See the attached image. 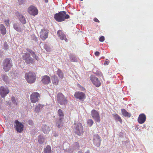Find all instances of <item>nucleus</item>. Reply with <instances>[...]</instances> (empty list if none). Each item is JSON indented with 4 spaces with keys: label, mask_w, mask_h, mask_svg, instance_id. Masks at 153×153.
I'll return each instance as SVG.
<instances>
[{
    "label": "nucleus",
    "mask_w": 153,
    "mask_h": 153,
    "mask_svg": "<svg viewBox=\"0 0 153 153\" xmlns=\"http://www.w3.org/2000/svg\"><path fill=\"white\" fill-rule=\"evenodd\" d=\"M85 153H90V151L89 150H88Z\"/></svg>",
    "instance_id": "obj_49"
},
{
    "label": "nucleus",
    "mask_w": 153,
    "mask_h": 153,
    "mask_svg": "<svg viewBox=\"0 0 153 153\" xmlns=\"http://www.w3.org/2000/svg\"><path fill=\"white\" fill-rule=\"evenodd\" d=\"M74 131L77 135L80 136L82 134L83 129L82 124L80 123H75Z\"/></svg>",
    "instance_id": "obj_5"
},
{
    "label": "nucleus",
    "mask_w": 153,
    "mask_h": 153,
    "mask_svg": "<svg viewBox=\"0 0 153 153\" xmlns=\"http://www.w3.org/2000/svg\"><path fill=\"white\" fill-rule=\"evenodd\" d=\"M73 149L74 150L78 149L79 148V144L77 142H75L73 144Z\"/></svg>",
    "instance_id": "obj_35"
},
{
    "label": "nucleus",
    "mask_w": 153,
    "mask_h": 153,
    "mask_svg": "<svg viewBox=\"0 0 153 153\" xmlns=\"http://www.w3.org/2000/svg\"><path fill=\"white\" fill-rule=\"evenodd\" d=\"M0 30L2 34L4 35L6 33V30L5 27L3 25H0Z\"/></svg>",
    "instance_id": "obj_29"
},
{
    "label": "nucleus",
    "mask_w": 153,
    "mask_h": 153,
    "mask_svg": "<svg viewBox=\"0 0 153 153\" xmlns=\"http://www.w3.org/2000/svg\"><path fill=\"white\" fill-rule=\"evenodd\" d=\"M2 78L4 81L6 82H7L8 77L7 76L4 75L2 76Z\"/></svg>",
    "instance_id": "obj_37"
},
{
    "label": "nucleus",
    "mask_w": 153,
    "mask_h": 153,
    "mask_svg": "<svg viewBox=\"0 0 153 153\" xmlns=\"http://www.w3.org/2000/svg\"><path fill=\"white\" fill-rule=\"evenodd\" d=\"M69 58L70 60L72 62H77V58L74 55L70 54L69 55Z\"/></svg>",
    "instance_id": "obj_25"
},
{
    "label": "nucleus",
    "mask_w": 153,
    "mask_h": 153,
    "mask_svg": "<svg viewBox=\"0 0 153 153\" xmlns=\"http://www.w3.org/2000/svg\"><path fill=\"white\" fill-rule=\"evenodd\" d=\"M27 50L28 52H29L30 53L33 58H34L36 60H38V57L36 56L35 53L34 51L29 48L27 49Z\"/></svg>",
    "instance_id": "obj_22"
},
{
    "label": "nucleus",
    "mask_w": 153,
    "mask_h": 153,
    "mask_svg": "<svg viewBox=\"0 0 153 153\" xmlns=\"http://www.w3.org/2000/svg\"><path fill=\"white\" fill-rule=\"evenodd\" d=\"M104 58V57H101V58Z\"/></svg>",
    "instance_id": "obj_53"
},
{
    "label": "nucleus",
    "mask_w": 153,
    "mask_h": 153,
    "mask_svg": "<svg viewBox=\"0 0 153 153\" xmlns=\"http://www.w3.org/2000/svg\"><path fill=\"white\" fill-rule=\"evenodd\" d=\"M41 81L44 84H47L51 82V79L50 77L48 76L45 75L42 77Z\"/></svg>",
    "instance_id": "obj_18"
},
{
    "label": "nucleus",
    "mask_w": 153,
    "mask_h": 153,
    "mask_svg": "<svg viewBox=\"0 0 153 153\" xmlns=\"http://www.w3.org/2000/svg\"><path fill=\"white\" fill-rule=\"evenodd\" d=\"M3 69L5 72H8L10 70L13 66V63L10 58H6L4 59L2 62Z\"/></svg>",
    "instance_id": "obj_2"
},
{
    "label": "nucleus",
    "mask_w": 153,
    "mask_h": 153,
    "mask_svg": "<svg viewBox=\"0 0 153 153\" xmlns=\"http://www.w3.org/2000/svg\"><path fill=\"white\" fill-rule=\"evenodd\" d=\"M22 58L28 64L33 62V59L30 57V54L28 53H23L22 56Z\"/></svg>",
    "instance_id": "obj_7"
},
{
    "label": "nucleus",
    "mask_w": 153,
    "mask_h": 153,
    "mask_svg": "<svg viewBox=\"0 0 153 153\" xmlns=\"http://www.w3.org/2000/svg\"><path fill=\"white\" fill-rule=\"evenodd\" d=\"M34 40L36 41H37V38L36 37H35Z\"/></svg>",
    "instance_id": "obj_50"
},
{
    "label": "nucleus",
    "mask_w": 153,
    "mask_h": 153,
    "mask_svg": "<svg viewBox=\"0 0 153 153\" xmlns=\"http://www.w3.org/2000/svg\"><path fill=\"white\" fill-rule=\"evenodd\" d=\"M15 124L14 127L18 132L21 133L23 130L24 125L23 124L17 120L15 121Z\"/></svg>",
    "instance_id": "obj_6"
},
{
    "label": "nucleus",
    "mask_w": 153,
    "mask_h": 153,
    "mask_svg": "<svg viewBox=\"0 0 153 153\" xmlns=\"http://www.w3.org/2000/svg\"><path fill=\"white\" fill-rule=\"evenodd\" d=\"M70 18L69 15L66 14L65 11H61L55 14L54 18L57 22H62L65 21V19H68Z\"/></svg>",
    "instance_id": "obj_1"
},
{
    "label": "nucleus",
    "mask_w": 153,
    "mask_h": 153,
    "mask_svg": "<svg viewBox=\"0 0 153 153\" xmlns=\"http://www.w3.org/2000/svg\"><path fill=\"white\" fill-rule=\"evenodd\" d=\"M113 115H114V119L117 121H119L120 122H121L122 120L121 118L118 114H113Z\"/></svg>",
    "instance_id": "obj_33"
},
{
    "label": "nucleus",
    "mask_w": 153,
    "mask_h": 153,
    "mask_svg": "<svg viewBox=\"0 0 153 153\" xmlns=\"http://www.w3.org/2000/svg\"><path fill=\"white\" fill-rule=\"evenodd\" d=\"M53 136H54L55 137H56L58 136V134L56 132H54L53 133Z\"/></svg>",
    "instance_id": "obj_46"
},
{
    "label": "nucleus",
    "mask_w": 153,
    "mask_h": 153,
    "mask_svg": "<svg viewBox=\"0 0 153 153\" xmlns=\"http://www.w3.org/2000/svg\"><path fill=\"white\" fill-rule=\"evenodd\" d=\"M44 48L46 51L47 52H50L51 51V48L50 47L49 45L47 44H45L43 45Z\"/></svg>",
    "instance_id": "obj_30"
},
{
    "label": "nucleus",
    "mask_w": 153,
    "mask_h": 153,
    "mask_svg": "<svg viewBox=\"0 0 153 153\" xmlns=\"http://www.w3.org/2000/svg\"><path fill=\"white\" fill-rule=\"evenodd\" d=\"M11 100L12 102L15 105H17V103L14 97H11Z\"/></svg>",
    "instance_id": "obj_39"
},
{
    "label": "nucleus",
    "mask_w": 153,
    "mask_h": 153,
    "mask_svg": "<svg viewBox=\"0 0 153 153\" xmlns=\"http://www.w3.org/2000/svg\"><path fill=\"white\" fill-rule=\"evenodd\" d=\"M13 28L18 32H20L21 31V28L19 24L18 23H15L13 24Z\"/></svg>",
    "instance_id": "obj_24"
},
{
    "label": "nucleus",
    "mask_w": 153,
    "mask_h": 153,
    "mask_svg": "<svg viewBox=\"0 0 153 153\" xmlns=\"http://www.w3.org/2000/svg\"><path fill=\"white\" fill-rule=\"evenodd\" d=\"M101 140L100 136L97 134L94 135L93 137L94 144L97 147H99L100 144Z\"/></svg>",
    "instance_id": "obj_13"
},
{
    "label": "nucleus",
    "mask_w": 153,
    "mask_h": 153,
    "mask_svg": "<svg viewBox=\"0 0 153 153\" xmlns=\"http://www.w3.org/2000/svg\"><path fill=\"white\" fill-rule=\"evenodd\" d=\"M82 91H84L85 90V89L84 88L82 87Z\"/></svg>",
    "instance_id": "obj_51"
},
{
    "label": "nucleus",
    "mask_w": 153,
    "mask_h": 153,
    "mask_svg": "<svg viewBox=\"0 0 153 153\" xmlns=\"http://www.w3.org/2000/svg\"><path fill=\"white\" fill-rule=\"evenodd\" d=\"M105 38L104 36H101L100 38H99V41L101 42H103Z\"/></svg>",
    "instance_id": "obj_41"
},
{
    "label": "nucleus",
    "mask_w": 153,
    "mask_h": 153,
    "mask_svg": "<svg viewBox=\"0 0 153 153\" xmlns=\"http://www.w3.org/2000/svg\"><path fill=\"white\" fill-rule=\"evenodd\" d=\"M77 153H82V152L81 151H79Z\"/></svg>",
    "instance_id": "obj_52"
},
{
    "label": "nucleus",
    "mask_w": 153,
    "mask_h": 153,
    "mask_svg": "<svg viewBox=\"0 0 153 153\" xmlns=\"http://www.w3.org/2000/svg\"><path fill=\"white\" fill-rule=\"evenodd\" d=\"M48 31L46 29H42L40 32V37L43 40H45L48 37Z\"/></svg>",
    "instance_id": "obj_15"
},
{
    "label": "nucleus",
    "mask_w": 153,
    "mask_h": 153,
    "mask_svg": "<svg viewBox=\"0 0 153 153\" xmlns=\"http://www.w3.org/2000/svg\"><path fill=\"white\" fill-rule=\"evenodd\" d=\"M97 74L98 75H100V76L101 75L102 76V74H101V73L100 72H99V71H98V72H97Z\"/></svg>",
    "instance_id": "obj_47"
},
{
    "label": "nucleus",
    "mask_w": 153,
    "mask_h": 153,
    "mask_svg": "<svg viewBox=\"0 0 153 153\" xmlns=\"http://www.w3.org/2000/svg\"><path fill=\"white\" fill-rule=\"evenodd\" d=\"M44 153H52V150L51 146L47 145L44 149Z\"/></svg>",
    "instance_id": "obj_23"
},
{
    "label": "nucleus",
    "mask_w": 153,
    "mask_h": 153,
    "mask_svg": "<svg viewBox=\"0 0 153 153\" xmlns=\"http://www.w3.org/2000/svg\"><path fill=\"white\" fill-rule=\"evenodd\" d=\"M74 96L76 99H78L81 101H83L85 98V94L81 91H76L75 92L74 94Z\"/></svg>",
    "instance_id": "obj_8"
},
{
    "label": "nucleus",
    "mask_w": 153,
    "mask_h": 153,
    "mask_svg": "<svg viewBox=\"0 0 153 153\" xmlns=\"http://www.w3.org/2000/svg\"><path fill=\"white\" fill-rule=\"evenodd\" d=\"M146 119V116L144 114H142L139 115L138 118V121L140 124H142L145 122Z\"/></svg>",
    "instance_id": "obj_17"
},
{
    "label": "nucleus",
    "mask_w": 153,
    "mask_h": 153,
    "mask_svg": "<svg viewBox=\"0 0 153 153\" xmlns=\"http://www.w3.org/2000/svg\"><path fill=\"white\" fill-rule=\"evenodd\" d=\"M51 128L47 126L43 125L42 127V131L45 134H47L50 131Z\"/></svg>",
    "instance_id": "obj_20"
},
{
    "label": "nucleus",
    "mask_w": 153,
    "mask_h": 153,
    "mask_svg": "<svg viewBox=\"0 0 153 153\" xmlns=\"http://www.w3.org/2000/svg\"><path fill=\"white\" fill-rule=\"evenodd\" d=\"M18 17L20 22L23 24H25L26 23V21L24 16L20 13H18Z\"/></svg>",
    "instance_id": "obj_19"
},
{
    "label": "nucleus",
    "mask_w": 153,
    "mask_h": 153,
    "mask_svg": "<svg viewBox=\"0 0 153 153\" xmlns=\"http://www.w3.org/2000/svg\"><path fill=\"white\" fill-rule=\"evenodd\" d=\"M88 125L90 126H91L93 125L94 122L91 119H89L87 122Z\"/></svg>",
    "instance_id": "obj_36"
},
{
    "label": "nucleus",
    "mask_w": 153,
    "mask_h": 153,
    "mask_svg": "<svg viewBox=\"0 0 153 153\" xmlns=\"http://www.w3.org/2000/svg\"><path fill=\"white\" fill-rule=\"evenodd\" d=\"M39 94L37 92L33 93L30 96V99L31 102L33 103H35L39 100Z\"/></svg>",
    "instance_id": "obj_11"
},
{
    "label": "nucleus",
    "mask_w": 153,
    "mask_h": 153,
    "mask_svg": "<svg viewBox=\"0 0 153 153\" xmlns=\"http://www.w3.org/2000/svg\"><path fill=\"white\" fill-rule=\"evenodd\" d=\"M51 80L53 84L55 85L58 84L59 82V80L58 77L56 75H54L52 76Z\"/></svg>",
    "instance_id": "obj_21"
},
{
    "label": "nucleus",
    "mask_w": 153,
    "mask_h": 153,
    "mask_svg": "<svg viewBox=\"0 0 153 153\" xmlns=\"http://www.w3.org/2000/svg\"><path fill=\"white\" fill-rule=\"evenodd\" d=\"M9 19H7V20H5L4 21V22L5 23V24L7 26H8L9 25Z\"/></svg>",
    "instance_id": "obj_40"
},
{
    "label": "nucleus",
    "mask_w": 153,
    "mask_h": 153,
    "mask_svg": "<svg viewBox=\"0 0 153 153\" xmlns=\"http://www.w3.org/2000/svg\"><path fill=\"white\" fill-rule=\"evenodd\" d=\"M9 92L8 88L6 87L1 86L0 88V93L2 97H4Z\"/></svg>",
    "instance_id": "obj_14"
},
{
    "label": "nucleus",
    "mask_w": 153,
    "mask_h": 153,
    "mask_svg": "<svg viewBox=\"0 0 153 153\" xmlns=\"http://www.w3.org/2000/svg\"><path fill=\"white\" fill-rule=\"evenodd\" d=\"M90 80L97 87H99L101 85V83L98 79L94 75H91L90 76Z\"/></svg>",
    "instance_id": "obj_12"
},
{
    "label": "nucleus",
    "mask_w": 153,
    "mask_h": 153,
    "mask_svg": "<svg viewBox=\"0 0 153 153\" xmlns=\"http://www.w3.org/2000/svg\"><path fill=\"white\" fill-rule=\"evenodd\" d=\"M28 12L29 14L33 16L37 15L38 12L37 9L33 5L30 6L28 7Z\"/></svg>",
    "instance_id": "obj_10"
},
{
    "label": "nucleus",
    "mask_w": 153,
    "mask_h": 153,
    "mask_svg": "<svg viewBox=\"0 0 153 153\" xmlns=\"http://www.w3.org/2000/svg\"><path fill=\"white\" fill-rule=\"evenodd\" d=\"M109 63V62H108V61H105L104 62V65H108Z\"/></svg>",
    "instance_id": "obj_48"
},
{
    "label": "nucleus",
    "mask_w": 153,
    "mask_h": 153,
    "mask_svg": "<svg viewBox=\"0 0 153 153\" xmlns=\"http://www.w3.org/2000/svg\"><path fill=\"white\" fill-rule=\"evenodd\" d=\"M4 48L6 50H7L8 49V45L7 43V42H5L4 44Z\"/></svg>",
    "instance_id": "obj_38"
},
{
    "label": "nucleus",
    "mask_w": 153,
    "mask_h": 153,
    "mask_svg": "<svg viewBox=\"0 0 153 153\" xmlns=\"http://www.w3.org/2000/svg\"><path fill=\"white\" fill-rule=\"evenodd\" d=\"M56 125L57 127L60 128L63 126L62 120H60V119L56 120Z\"/></svg>",
    "instance_id": "obj_26"
},
{
    "label": "nucleus",
    "mask_w": 153,
    "mask_h": 153,
    "mask_svg": "<svg viewBox=\"0 0 153 153\" xmlns=\"http://www.w3.org/2000/svg\"><path fill=\"white\" fill-rule=\"evenodd\" d=\"M57 33L60 39L62 40L64 39L66 42H68V39L66 38L65 34H64L62 30H59L57 31Z\"/></svg>",
    "instance_id": "obj_16"
},
{
    "label": "nucleus",
    "mask_w": 153,
    "mask_h": 153,
    "mask_svg": "<svg viewBox=\"0 0 153 153\" xmlns=\"http://www.w3.org/2000/svg\"><path fill=\"white\" fill-rule=\"evenodd\" d=\"M57 101L61 105H65L68 102V100L66 99V97L61 93H58L56 96Z\"/></svg>",
    "instance_id": "obj_3"
},
{
    "label": "nucleus",
    "mask_w": 153,
    "mask_h": 153,
    "mask_svg": "<svg viewBox=\"0 0 153 153\" xmlns=\"http://www.w3.org/2000/svg\"><path fill=\"white\" fill-rule=\"evenodd\" d=\"M38 140L39 143L42 144L44 141V138L43 136L39 135L38 136Z\"/></svg>",
    "instance_id": "obj_31"
},
{
    "label": "nucleus",
    "mask_w": 153,
    "mask_h": 153,
    "mask_svg": "<svg viewBox=\"0 0 153 153\" xmlns=\"http://www.w3.org/2000/svg\"><path fill=\"white\" fill-rule=\"evenodd\" d=\"M25 77L27 82L29 83H34L36 79L35 74L32 72L26 73Z\"/></svg>",
    "instance_id": "obj_4"
},
{
    "label": "nucleus",
    "mask_w": 153,
    "mask_h": 153,
    "mask_svg": "<svg viewBox=\"0 0 153 153\" xmlns=\"http://www.w3.org/2000/svg\"><path fill=\"white\" fill-rule=\"evenodd\" d=\"M121 111L123 115L125 116L128 117H130L131 116V114L130 113L127 112L125 109H121Z\"/></svg>",
    "instance_id": "obj_27"
},
{
    "label": "nucleus",
    "mask_w": 153,
    "mask_h": 153,
    "mask_svg": "<svg viewBox=\"0 0 153 153\" xmlns=\"http://www.w3.org/2000/svg\"><path fill=\"white\" fill-rule=\"evenodd\" d=\"M57 74L58 75V76L61 78H63V73L60 70L58 69V70Z\"/></svg>",
    "instance_id": "obj_34"
},
{
    "label": "nucleus",
    "mask_w": 153,
    "mask_h": 153,
    "mask_svg": "<svg viewBox=\"0 0 153 153\" xmlns=\"http://www.w3.org/2000/svg\"><path fill=\"white\" fill-rule=\"evenodd\" d=\"M94 20L96 22H100L96 18H95L94 19Z\"/></svg>",
    "instance_id": "obj_45"
},
{
    "label": "nucleus",
    "mask_w": 153,
    "mask_h": 153,
    "mask_svg": "<svg viewBox=\"0 0 153 153\" xmlns=\"http://www.w3.org/2000/svg\"><path fill=\"white\" fill-rule=\"evenodd\" d=\"M18 2L19 3V4L20 5H21L22 4L23 2H24V0H18Z\"/></svg>",
    "instance_id": "obj_42"
},
{
    "label": "nucleus",
    "mask_w": 153,
    "mask_h": 153,
    "mask_svg": "<svg viewBox=\"0 0 153 153\" xmlns=\"http://www.w3.org/2000/svg\"><path fill=\"white\" fill-rule=\"evenodd\" d=\"M28 123L30 125H32L33 124V121L32 120H29L28 121Z\"/></svg>",
    "instance_id": "obj_43"
},
{
    "label": "nucleus",
    "mask_w": 153,
    "mask_h": 153,
    "mask_svg": "<svg viewBox=\"0 0 153 153\" xmlns=\"http://www.w3.org/2000/svg\"><path fill=\"white\" fill-rule=\"evenodd\" d=\"M43 106L41 104L38 105L35 108V111L38 113L40 111V109L43 107Z\"/></svg>",
    "instance_id": "obj_32"
},
{
    "label": "nucleus",
    "mask_w": 153,
    "mask_h": 153,
    "mask_svg": "<svg viewBox=\"0 0 153 153\" xmlns=\"http://www.w3.org/2000/svg\"><path fill=\"white\" fill-rule=\"evenodd\" d=\"M59 118L60 120H63L64 118V115L61 109H59L58 111Z\"/></svg>",
    "instance_id": "obj_28"
},
{
    "label": "nucleus",
    "mask_w": 153,
    "mask_h": 153,
    "mask_svg": "<svg viewBox=\"0 0 153 153\" xmlns=\"http://www.w3.org/2000/svg\"><path fill=\"white\" fill-rule=\"evenodd\" d=\"M100 53L98 51H96L95 52V55L97 56H98L99 55Z\"/></svg>",
    "instance_id": "obj_44"
},
{
    "label": "nucleus",
    "mask_w": 153,
    "mask_h": 153,
    "mask_svg": "<svg viewBox=\"0 0 153 153\" xmlns=\"http://www.w3.org/2000/svg\"><path fill=\"white\" fill-rule=\"evenodd\" d=\"M91 115L96 122L99 123L100 122V115L97 111L95 110H92Z\"/></svg>",
    "instance_id": "obj_9"
}]
</instances>
